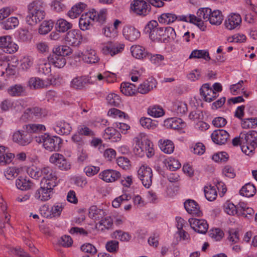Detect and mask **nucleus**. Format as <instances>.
Instances as JSON below:
<instances>
[{
  "label": "nucleus",
  "mask_w": 257,
  "mask_h": 257,
  "mask_svg": "<svg viewBox=\"0 0 257 257\" xmlns=\"http://www.w3.org/2000/svg\"><path fill=\"white\" fill-rule=\"evenodd\" d=\"M44 5V3L41 1H35L28 5L26 21L29 25L36 24L44 19L46 13Z\"/></svg>",
  "instance_id": "1"
},
{
  "label": "nucleus",
  "mask_w": 257,
  "mask_h": 257,
  "mask_svg": "<svg viewBox=\"0 0 257 257\" xmlns=\"http://www.w3.org/2000/svg\"><path fill=\"white\" fill-rule=\"evenodd\" d=\"M136 144L134 152L136 155L143 157L145 154L148 157L153 154V144L149 140L144 133H140L134 139Z\"/></svg>",
  "instance_id": "2"
},
{
  "label": "nucleus",
  "mask_w": 257,
  "mask_h": 257,
  "mask_svg": "<svg viewBox=\"0 0 257 257\" xmlns=\"http://www.w3.org/2000/svg\"><path fill=\"white\" fill-rule=\"evenodd\" d=\"M36 141L38 143H42L44 148L50 152L58 151L62 142L60 137L51 136L47 134L36 137Z\"/></svg>",
  "instance_id": "3"
},
{
  "label": "nucleus",
  "mask_w": 257,
  "mask_h": 257,
  "mask_svg": "<svg viewBox=\"0 0 257 257\" xmlns=\"http://www.w3.org/2000/svg\"><path fill=\"white\" fill-rule=\"evenodd\" d=\"M242 138L244 145L242 147V151L246 154L252 152L257 147V132L249 131L246 134H242Z\"/></svg>",
  "instance_id": "4"
},
{
  "label": "nucleus",
  "mask_w": 257,
  "mask_h": 257,
  "mask_svg": "<svg viewBox=\"0 0 257 257\" xmlns=\"http://www.w3.org/2000/svg\"><path fill=\"white\" fill-rule=\"evenodd\" d=\"M124 48V44L115 41H108L103 44L101 52L104 55L113 57L121 53Z\"/></svg>",
  "instance_id": "5"
},
{
  "label": "nucleus",
  "mask_w": 257,
  "mask_h": 257,
  "mask_svg": "<svg viewBox=\"0 0 257 257\" xmlns=\"http://www.w3.org/2000/svg\"><path fill=\"white\" fill-rule=\"evenodd\" d=\"M54 188L40 182V187L34 192V198L41 202H46L50 199Z\"/></svg>",
  "instance_id": "6"
},
{
  "label": "nucleus",
  "mask_w": 257,
  "mask_h": 257,
  "mask_svg": "<svg viewBox=\"0 0 257 257\" xmlns=\"http://www.w3.org/2000/svg\"><path fill=\"white\" fill-rule=\"evenodd\" d=\"M83 37L79 30H71L66 33L64 36L65 44L72 47H78L82 42Z\"/></svg>",
  "instance_id": "7"
},
{
  "label": "nucleus",
  "mask_w": 257,
  "mask_h": 257,
  "mask_svg": "<svg viewBox=\"0 0 257 257\" xmlns=\"http://www.w3.org/2000/svg\"><path fill=\"white\" fill-rule=\"evenodd\" d=\"M41 183L55 188L59 183L56 172L50 167L43 168Z\"/></svg>",
  "instance_id": "8"
},
{
  "label": "nucleus",
  "mask_w": 257,
  "mask_h": 257,
  "mask_svg": "<svg viewBox=\"0 0 257 257\" xmlns=\"http://www.w3.org/2000/svg\"><path fill=\"white\" fill-rule=\"evenodd\" d=\"M150 4L144 0H134L131 3V9L137 15L146 16L151 11Z\"/></svg>",
  "instance_id": "9"
},
{
  "label": "nucleus",
  "mask_w": 257,
  "mask_h": 257,
  "mask_svg": "<svg viewBox=\"0 0 257 257\" xmlns=\"http://www.w3.org/2000/svg\"><path fill=\"white\" fill-rule=\"evenodd\" d=\"M138 176L143 185L149 188L152 183L153 172L152 169L146 165H142L138 171Z\"/></svg>",
  "instance_id": "10"
},
{
  "label": "nucleus",
  "mask_w": 257,
  "mask_h": 257,
  "mask_svg": "<svg viewBox=\"0 0 257 257\" xmlns=\"http://www.w3.org/2000/svg\"><path fill=\"white\" fill-rule=\"evenodd\" d=\"M18 48V45L13 41L10 36H0V50L4 52L12 54L16 52Z\"/></svg>",
  "instance_id": "11"
},
{
  "label": "nucleus",
  "mask_w": 257,
  "mask_h": 257,
  "mask_svg": "<svg viewBox=\"0 0 257 257\" xmlns=\"http://www.w3.org/2000/svg\"><path fill=\"white\" fill-rule=\"evenodd\" d=\"M49 161L51 163L55 164L61 170L67 171L70 169V162L62 154L54 153L50 157Z\"/></svg>",
  "instance_id": "12"
},
{
  "label": "nucleus",
  "mask_w": 257,
  "mask_h": 257,
  "mask_svg": "<svg viewBox=\"0 0 257 257\" xmlns=\"http://www.w3.org/2000/svg\"><path fill=\"white\" fill-rule=\"evenodd\" d=\"M13 141L19 145L25 146L29 144L32 141L31 135L26 131L19 130L13 135Z\"/></svg>",
  "instance_id": "13"
},
{
  "label": "nucleus",
  "mask_w": 257,
  "mask_h": 257,
  "mask_svg": "<svg viewBox=\"0 0 257 257\" xmlns=\"http://www.w3.org/2000/svg\"><path fill=\"white\" fill-rule=\"evenodd\" d=\"M95 11L93 10L87 13L83 14L79 19V26L82 31L89 30L90 28L91 22L94 21Z\"/></svg>",
  "instance_id": "14"
},
{
  "label": "nucleus",
  "mask_w": 257,
  "mask_h": 257,
  "mask_svg": "<svg viewBox=\"0 0 257 257\" xmlns=\"http://www.w3.org/2000/svg\"><path fill=\"white\" fill-rule=\"evenodd\" d=\"M191 227L198 233L204 234L208 229V224L204 219L190 218L189 219Z\"/></svg>",
  "instance_id": "15"
},
{
  "label": "nucleus",
  "mask_w": 257,
  "mask_h": 257,
  "mask_svg": "<svg viewBox=\"0 0 257 257\" xmlns=\"http://www.w3.org/2000/svg\"><path fill=\"white\" fill-rule=\"evenodd\" d=\"M241 23V18L240 15L235 13L230 14L224 22L225 27L229 30L238 29Z\"/></svg>",
  "instance_id": "16"
},
{
  "label": "nucleus",
  "mask_w": 257,
  "mask_h": 257,
  "mask_svg": "<svg viewBox=\"0 0 257 257\" xmlns=\"http://www.w3.org/2000/svg\"><path fill=\"white\" fill-rule=\"evenodd\" d=\"M200 93L204 100L209 102L213 101L218 96L217 92L213 90L208 83H205L201 86L200 89Z\"/></svg>",
  "instance_id": "17"
},
{
  "label": "nucleus",
  "mask_w": 257,
  "mask_h": 257,
  "mask_svg": "<svg viewBox=\"0 0 257 257\" xmlns=\"http://www.w3.org/2000/svg\"><path fill=\"white\" fill-rule=\"evenodd\" d=\"M99 176L104 181L109 183L115 182L120 177L121 175L118 171L108 169L101 172Z\"/></svg>",
  "instance_id": "18"
},
{
  "label": "nucleus",
  "mask_w": 257,
  "mask_h": 257,
  "mask_svg": "<svg viewBox=\"0 0 257 257\" xmlns=\"http://www.w3.org/2000/svg\"><path fill=\"white\" fill-rule=\"evenodd\" d=\"M228 138L229 134L223 130H215L211 134V139L213 142L219 145L225 144Z\"/></svg>",
  "instance_id": "19"
},
{
  "label": "nucleus",
  "mask_w": 257,
  "mask_h": 257,
  "mask_svg": "<svg viewBox=\"0 0 257 257\" xmlns=\"http://www.w3.org/2000/svg\"><path fill=\"white\" fill-rule=\"evenodd\" d=\"M184 206L187 212L190 214L197 217H200L202 214L198 204L193 200H187L184 202Z\"/></svg>",
  "instance_id": "20"
},
{
  "label": "nucleus",
  "mask_w": 257,
  "mask_h": 257,
  "mask_svg": "<svg viewBox=\"0 0 257 257\" xmlns=\"http://www.w3.org/2000/svg\"><path fill=\"white\" fill-rule=\"evenodd\" d=\"M53 128L57 134L60 135H68L72 130L70 124L64 120H59L56 121Z\"/></svg>",
  "instance_id": "21"
},
{
  "label": "nucleus",
  "mask_w": 257,
  "mask_h": 257,
  "mask_svg": "<svg viewBox=\"0 0 257 257\" xmlns=\"http://www.w3.org/2000/svg\"><path fill=\"white\" fill-rule=\"evenodd\" d=\"M27 85L31 89H39L47 87L49 83L39 77H32L29 79Z\"/></svg>",
  "instance_id": "22"
},
{
  "label": "nucleus",
  "mask_w": 257,
  "mask_h": 257,
  "mask_svg": "<svg viewBox=\"0 0 257 257\" xmlns=\"http://www.w3.org/2000/svg\"><path fill=\"white\" fill-rule=\"evenodd\" d=\"M87 83H91L89 76H77L72 80L71 82V87L76 89H81L83 88Z\"/></svg>",
  "instance_id": "23"
},
{
  "label": "nucleus",
  "mask_w": 257,
  "mask_h": 257,
  "mask_svg": "<svg viewBox=\"0 0 257 257\" xmlns=\"http://www.w3.org/2000/svg\"><path fill=\"white\" fill-rule=\"evenodd\" d=\"M156 81L154 78H149L141 83L138 87V91L141 94H146L156 87Z\"/></svg>",
  "instance_id": "24"
},
{
  "label": "nucleus",
  "mask_w": 257,
  "mask_h": 257,
  "mask_svg": "<svg viewBox=\"0 0 257 257\" xmlns=\"http://www.w3.org/2000/svg\"><path fill=\"white\" fill-rule=\"evenodd\" d=\"M103 137L105 139L111 140L112 142H117L120 140L121 135L113 127H108L105 130Z\"/></svg>",
  "instance_id": "25"
},
{
  "label": "nucleus",
  "mask_w": 257,
  "mask_h": 257,
  "mask_svg": "<svg viewBox=\"0 0 257 257\" xmlns=\"http://www.w3.org/2000/svg\"><path fill=\"white\" fill-rule=\"evenodd\" d=\"M17 187L22 191L31 189L34 186V183L26 177H19L16 180Z\"/></svg>",
  "instance_id": "26"
},
{
  "label": "nucleus",
  "mask_w": 257,
  "mask_h": 257,
  "mask_svg": "<svg viewBox=\"0 0 257 257\" xmlns=\"http://www.w3.org/2000/svg\"><path fill=\"white\" fill-rule=\"evenodd\" d=\"M123 34L125 38L130 41H134L140 36V32L133 27H127L124 28Z\"/></svg>",
  "instance_id": "27"
},
{
  "label": "nucleus",
  "mask_w": 257,
  "mask_h": 257,
  "mask_svg": "<svg viewBox=\"0 0 257 257\" xmlns=\"http://www.w3.org/2000/svg\"><path fill=\"white\" fill-rule=\"evenodd\" d=\"M37 69L40 74H49L51 72V64L46 59H39L37 62Z\"/></svg>",
  "instance_id": "28"
},
{
  "label": "nucleus",
  "mask_w": 257,
  "mask_h": 257,
  "mask_svg": "<svg viewBox=\"0 0 257 257\" xmlns=\"http://www.w3.org/2000/svg\"><path fill=\"white\" fill-rule=\"evenodd\" d=\"M25 92V88L22 84H17L7 89L8 94L12 97L22 96Z\"/></svg>",
  "instance_id": "29"
},
{
  "label": "nucleus",
  "mask_w": 257,
  "mask_h": 257,
  "mask_svg": "<svg viewBox=\"0 0 257 257\" xmlns=\"http://www.w3.org/2000/svg\"><path fill=\"white\" fill-rule=\"evenodd\" d=\"M83 60L90 64L97 63L99 61V58L94 50L90 49H87L83 55Z\"/></svg>",
  "instance_id": "30"
},
{
  "label": "nucleus",
  "mask_w": 257,
  "mask_h": 257,
  "mask_svg": "<svg viewBox=\"0 0 257 257\" xmlns=\"http://www.w3.org/2000/svg\"><path fill=\"white\" fill-rule=\"evenodd\" d=\"M113 225V221L109 216H104L95 225L98 230L104 231L105 229H109Z\"/></svg>",
  "instance_id": "31"
},
{
  "label": "nucleus",
  "mask_w": 257,
  "mask_h": 257,
  "mask_svg": "<svg viewBox=\"0 0 257 257\" xmlns=\"http://www.w3.org/2000/svg\"><path fill=\"white\" fill-rule=\"evenodd\" d=\"M159 145L160 149L165 153L170 154L174 150V143L169 140L161 139L159 141Z\"/></svg>",
  "instance_id": "32"
},
{
  "label": "nucleus",
  "mask_w": 257,
  "mask_h": 257,
  "mask_svg": "<svg viewBox=\"0 0 257 257\" xmlns=\"http://www.w3.org/2000/svg\"><path fill=\"white\" fill-rule=\"evenodd\" d=\"M131 51L132 56L136 59H144L149 55L145 49L140 45L132 46Z\"/></svg>",
  "instance_id": "33"
},
{
  "label": "nucleus",
  "mask_w": 257,
  "mask_h": 257,
  "mask_svg": "<svg viewBox=\"0 0 257 257\" xmlns=\"http://www.w3.org/2000/svg\"><path fill=\"white\" fill-rule=\"evenodd\" d=\"M223 20V17L221 11L219 10H211L210 15L209 17V22L211 25H220Z\"/></svg>",
  "instance_id": "34"
},
{
  "label": "nucleus",
  "mask_w": 257,
  "mask_h": 257,
  "mask_svg": "<svg viewBox=\"0 0 257 257\" xmlns=\"http://www.w3.org/2000/svg\"><path fill=\"white\" fill-rule=\"evenodd\" d=\"M105 216L103 210L99 209L96 206H91L89 210V216L95 220H100Z\"/></svg>",
  "instance_id": "35"
},
{
  "label": "nucleus",
  "mask_w": 257,
  "mask_h": 257,
  "mask_svg": "<svg viewBox=\"0 0 257 257\" xmlns=\"http://www.w3.org/2000/svg\"><path fill=\"white\" fill-rule=\"evenodd\" d=\"M86 6V5L83 3L75 5L68 11V16L72 19L76 18L85 10Z\"/></svg>",
  "instance_id": "36"
},
{
  "label": "nucleus",
  "mask_w": 257,
  "mask_h": 257,
  "mask_svg": "<svg viewBox=\"0 0 257 257\" xmlns=\"http://www.w3.org/2000/svg\"><path fill=\"white\" fill-rule=\"evenodd\" d=\"M73 25L64 19H58L56 23V29L58 32L64 33L71 29Z\"/></svg>",
  "instance_id": "37"
},
{
  "label": "nucleus",
  "mask_w": 257,
  "mask_h": 257,
  "mask_svg": "<svg viewBox=\"0 0 257 257\" xmlns=\"http://www.w3.org/2000/svg\"><path fill=\"white\" fill-rule=\"evenodd\" d=\"M240 194L246 197L253 196L256 193L255 186L250 184L247 183L244 185L240 190Z\"/></svg>",
  "instance_id": "38"
},
{
  "label": "nucleus",
  "mask_w": 257,
  "mask_h": 257,
  "mask_svg": "<svg viewBox=\"0 0 257 257\" xmlns=\"http://www.w3.org/2000/svg\"><path fill=\"white\" fill-rule=\"evenodd\" d=\"M189 58L203 59L205 60L209 61L210 60L209 52L206 50H194L189 56Z\"/></svg>",
  "instance_id": "39"
},
{
  "label": "nucleus",
  "mask_w": 257,
  "mask_h": 257,
  "mask_svg": "<svg viewBox=\"0 0 257 257\" xmlns=\"http://www.w3.org/2000/svg\"><path fill=\"white\" fill-rule=\"evenodd\" d=\"M120 90L124 95L131 96L135 94L136 91V87L131 83L123 82L121 84Z\"/></svg>",
  "instance_id": "40"
},
{
  "label": "nucleus",
  "mask_w": 257,
  "mask_h": 257,
  "mask_svg": "<svg viewBox=\"0 0 257 257\" xmlns=\"http://www.w3.org/2000/svg\"><path fill=\"white\" fill-rule=\"evenodd\" d=\"M23 128L29 134L31 133H37L42 131L45 130V127L44 125L38 123L26 124L23 126Z\"/></svg>",
  "instance_id": "41"
},
{
  "label": "nucleus",
  "mask_w": 257,
  "mask_h": 257,
  "mask_svg": "<svg viewBox=\"0 0 257 257\" xmlns=\"http://www.w3.org/2000/svg\"><path fill=\"white\" fill-rule=\"evenodd\" d=\"M150 38L153 41L163 42L164 36V28L159 27L158 29L150 31Z\"/></svg>",
  "instance_id": "42"
},
{
  "label": "nucleus",
  "mask_w": 257,
  "mask_h": 257,
  "mask_svg": "<svg viewBox=\"0 0 257 257\" xmlns=\"http://www.w3.org/2000/svg\"><path fill=\"white\" fill-rule=\"evenodd\" d=\"M50 61L56 67L59 68L63 67L66 64L65 58L54 52L51 56Z\"/></svg>",
  "instance_id": "43"
},
{
  "label": "nucleus",
  "mask_w": 257,
  "mask_h": 257,
  "mask_svg": "<svg viewBox=\"0 0 257 257\" xmlns=\"http://www.w3.org/2000/svg\"><path fill=\"white\" fill-rule=\"evenodd\" d=\"M238 216L244 217H249L247 215L252 216L254 213V210L252 208L247 207L244 203L239 204V210H238Z\"/></svg>",
  "instance_id": "44"
},
{
  "label": "nucleus",
  "mask_w": 257,
  "mask_h": 257,
  "mask_svg": "<svg viewBox=\"0 0 257 257\" xmlns=\"http://www.w3.org/2000/svg\"><path fill=\"white\" fill-rule=\"evenodd\" d=\"M176 20L177 16L172 13H164L158 18L159 22L162 24H170Z\"/></svg>",
  "instance_id": "45"
},
{
  "label": "nucleus",
  "mask_w": 257,
  "mask_h": 257,
  "mask_svg": "<svg viewBox=\"0 0 257 257\" xmlns=\"http://www.w3.org/2000/svg\"><path fill=\"white\" fill-rule=\"evenodd\" d=\"M176 36L175 31L173 28L171 27L164 28L163 42L174 40L176 38Z\"/></svg>",
  "instance_id": "46"
},
{
  "label": "nucleus",
  "mask_w": 257,
  "mask_h": 257,
  "mask_svg": "<svg viewBox=\"0 0 257 257\" xmlns=\"http://www.w3.org/2000/svg\"><path fill=\"white\" fill-rule=\"evenodd\" d=\"M53 22L50 21H44L40 25L38 32L41 35H46L48 34L53 28Z\"/></svg>",
  "instance_id": "47"
},
{
  "label": "nucleus",
  "mask_w": 257,
  "mask_h": 257,
  "mask_svg": "<svg viewBox=\"0 0 257 257\" xmlns=\"http://www.w3.org/2000/svg\"><path fill=\"white\" fill-rule=\"evenodd\" d=\"M206 198L210 201L215 200L217 197V191L214 187L211 185L206 186L204 189Z\"/></svg>",
  "instance_id": "48"
},
{
  "label": "nucleus",
  "mask_w": 257,
  "mask_h": 257,
  "mask_svg": "<svg viewBox=\"0 0 257 257\" xmlns=\"http://www.w3.org/2000/svg\"><path fill=\"white\" fill-rule=\"evenodd\" d=\"M166 122L173 129H180L185 126V123L180 118H171L168 119Z\"/></svg>",
  "instance_id": "49"
},
{
  "label": "nucleus",
  "mask_w": 257,
  "mask_h": 257,
  "mask_svg": "<svg viewBox=\"0 0 257 257\" xmlns=\"http://www.w3.org/2000/svg\"><path fill=\"white\" fill-rule=\"evenodd\" d=\"M211 9L208 8L200 9L197 12V16L198 17L199 21L201 25L203 24L202 20L209 21V17L210 15Z\"/></svg>",
  "instance_id": "50"
},
{
  "label": "nucleus",
  "mask_w": 257,
  "mask_h": 257,
  "mask_svg": "<svg viewBox=\"0 0 257 257\" xmlns=\"http://www.w3.org/2000/svg\"><path fill=\"white\" fill-rule=\"evenodd\" d=\"M19 24L17 18L12 17L8 18L3 23V28L6 30H11L17 27Z\"/></svg>",
  "instance_id": "51"
},
{
  "label": "nucleus",
  "mask_w": 257,
  "mask_h": 257,
  "mask_svg": "<svg viewBox=\"0 0 257 257\" xmlns=\"http://www.w3.org/2000/svg\"><path fill=\"white\" fill-rule=\"evenodd\" d=\"M173 110L178 115L185 114L187 111V104L182 101H177L173 105Z\"/></svg>",
  "instance_id": "52"
},
{
  "label": "nucleus",
  "mask_w": 257,
  "mask_h": 257,
  "mask_svg": "<svg viewBox=\"0 0 257 257\" xmlns=\"http://www.w3.org/2000/svg\"><path fill=\"white\" fill-rule=\"evenodd\" d=\"M28 174L35 179H39L43 176V168L41 169L33 166L28 168Z\"/></svg>",
  "instance_id": "53"
},
{
  "label": "nucleus",
  "mask_w": 257,
  "mask_h": 257,
  "mask_svg": "<svg viewBox=\"0 0 257 257\" xmlns=\"http://www.w3.org/2000/svg\"><path fill=\"white\" fill-rule=\"evenodd\" d=\"M148 113L154 117H159L164 114L163 109L160 106L153 105L150 106L148 109Z\"/></svg>",
  "instance_id": "54"
},
{
  "label": "nucleus",
  "mask_w": 257,
  "mask_h": 257,
  "mask_svg": "<svg viewBox=\"0 0 257 257\" xmlns=\"http://www.w3.org/2000/svg\"><path fill=\"white\" fill-rule=\"evenodd\" d=\"M65 205V203L57 202L55 203L51 207V215L55 217H58L61 215L63 209Z\"/></svg>",
  "instance_id": "55"
},
{
  "label": "nucleus",
  "mask_w": 257,
  "mask_h": 257,
  "mask_svg": "<svg viewBox=\"0 0 257 257\" xmlns=\"http://www.w3.org/2000/svg\"><path fill=\"white\" fill-rule=\"evenodd\" d=\"M53 52L64 57L65 56L71 54L72 53V50L68 46L61 45L56 48L53 50Z\"/></svg>",
  "instance_id": "56"
},
{
  "label": "nucleus",
  "mask_w": 257,
  "mask_h": 257,
  "mask_svg": "<svg viewBox=\"0 0 257 257\" xmlns=\"http://www.w3.org/2000/svg\"><path fill=\"white\" fill-rule=\"evenodd\" d=\"M141 125L148 129H154L157 125V122L150 118L142 117L140 120Z\"/></svg>",
  "instance_id": "57"
},
{
  "label": "nucleus",
  "mask_w": 257,
  "mask_h": 257,
  "mask_svg": "<svg viewBox=\"0 0 257 257\" xmlns=\"http://www.w3.org/2000/svg\"><path fill=\"white\" fill-rule=\"evenodd\" d=\"M224 211L230 215H238V210H239V205L236 206L233 203L230 202H226L224 205Z\"/></svg>",
  "instance_id": "58"
},
{
  "label": "nucleus",
  "mask_w": 257,
  "mask_h": 257,
  "mask_svg": "<svg viewBox=\"0 0 257 257\" xmlns=\"http://www.w3.org/2000/svg\"><path fill=\"white\" fill-rule=\"evenodd\" d=\"M257 126V117L245 118L242 120L241 126L244 129L253 128Z\"/></svg>",
  "instance_id": "59"
},
{
  "label": "nucleus",
  "mask_w": 257,
  "mask_h": 257,
  "mask_svg": "<svg viewBox=\"0 0 257 257\" xmlns=\"http://www.w3.org/2000/svg\"><path fill=\"white\" fill-rule=\"evenodd\" d=\"M15 157L14 154L11 153H2L0 155V166H4L12 162Z\"/></svg>",
  "instance_id": "60"
},
{
  "label": "nucleus",
  "mask_w": 257,
  "mask_h": 257,
  "mask_svg": "<svg viewBox=\"0 0 257 257\" xmlns=\"http://www.w3.org/2000/svg\"><path fill=\"white\" fill-rule=\"evenodd\" d=\"M113 237L121 241H127L131 239V236L127 232L118 230L113 232Z\"/></svg>",
  "instance_id": "61"
},
{
  "label": "nucleus",
  "mask_w": 257,
  "mask_h": 257,
  "mask_svg": "<svg viewBox=\"0 0 257 257\" xmlns=\"http://www.w3.org/2000/svg\"><path fill=\"white\" fill-rule=\"evenodd\" d=\"M31 113L33 115V117H35L36 118H40L45 116L47 112L45 109H42L38 107H34L30 108Z\"/></svg>",
  "instance_id": "62"
},
{
  "label": "nucleus",
  "mask_w": 257,
  "mask_h": 257,
  "mask_svg": "<svg viewBox=\"0 0 257 257\" xmlns=\"http://www.w3.org/2000/svg\"><path fill=\"white\" fill-rule=\"evenodd\" d=\"M108 103L111 105L117 106L121 102L119 96L115 93H110L106 97Z\"/></svg>",
  "instance_id": "63"
},
{
  "label": "nucleus",
  "mask_w": 257,
  "mask_h": 257,
  "mask_svg": "<svg viewBox=\"0 0 257 257\" xmlns=\"http://www.w3.org/2000/svg\"><path fill=\"white\" fill-rule=\"evenodd\" d=\"M223 231L220 228H216L211 230L210 236L215 241L220 240L224 236Z\"/></svg>",
  "instance_id": "64"
}]
</instances>
